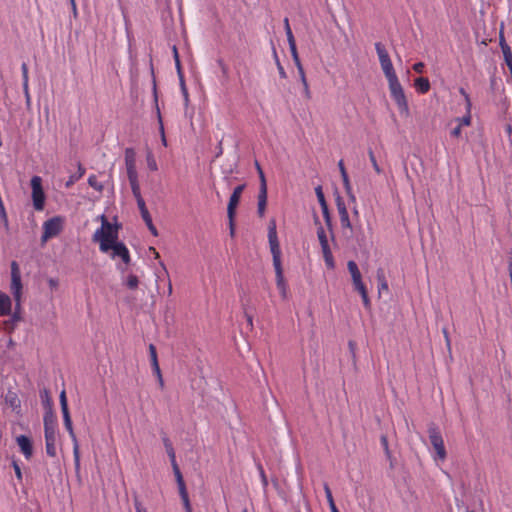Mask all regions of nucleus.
<instances>
[{
    "label": "nucleus",
    "instance_id": "obj_1",
    "mask_svg": "<svg viewBox=\"0 0 512 512\" xmlns=\"http://www.w3.org/2000/svg\"><path fill=\"white\" fill-rule=\"evenodd\" d=\"M120 228L121 224L115 223L113 225L104 215L101 216V228L97 229L92 237L93 242L99 243L101 252L107 253L112 247L111 244L118 241V231Z\"/></svg>",
    "mask_w": 512,
    "mask_h": 512
},
{
    "label": "nucleus",
    "instance_id": "obj_2",
    "mask_svg": "<svg viewBox=\"0 0 512 512\" xmlns=\"http://www.w3.org/2000/svg\"><path fill=\"white\" fill-rule=\"evenodd\" d=\"M268 240L269 246L273 258V266L276 274V284L280 289L281 287L286 286L285 279L283 275V268L281 263V251L279 246V241L277 237L276 231V221L271 219L268 226Z\"/></svg>",
    "mask_w": 512,
    "mask_h": 512
},
{
    "label": "nucleus",
    "instance_id": "obj_3",
    "mask_svg": "<svg viewBox=\"0 0 512 512\" xmlns=\"http://www.w3.org/2000/svg\"><path fill=\"white\" fill-rule=\"evenodd\" d=\"M389 83V89L391 92V95L393 99L395 100L399 110L401 113L405 114L406 116L409 115V107L408 102L404 93V90L396 76H392L387 78Z\"/></svg>",
    "mask_w": 512,
    "mask_h": 512
},
{
    "label": "nucleus",
    "instance_id": "obj_4",
    "mask_svg": "<svg viewBox=\"0 0 512 512\" xmlns=\"http://www.w3.org/2000/svg\"><path fill=\"white\" fill-rule=\"evenodd\" d=\"M61 411L63 414L64 426H65L66 430L68 431L71 440L73 441V455H74V461H75V468L78 470L80 467L79 446H78L76 435L73 430V425H72V420H71L69 409H68V404L62 405Z\"/></svg>",
    "mask_w": 512,
    "mask_h": 512
},
{
    "label": "nucleus",
    "instance_id": "obj_5",
    "mask_svg": "<svg viewBox=\"0 0 512 512\" xmlns=\"http://www.w3.org/2000/svg\"><path fill=\"white\" fill-rule=\"evenodd\" d=\"M63 225L64 218L61 216H54L46 220L43 224L42 244L48 239L58 236L63 230Z\"/></svg>",
    "mask_w": 512,
    "mask_h": 512
},
{
    "label": "nucleus",
    "instance_id": "obj_6",
    "mask_svg": "<svg viewBox=\"0 0 512 512\" xmlns=\"http://www.w3.org/2000/svg\"><path fill=\"white\" fill-rule=\"evenodd\" d=\"M32 200L35 210L41 211L45 205V194L42 188V179L39 176L31 178Z\"/></svg>",
    "mask_w": 512,
    "mask_h": 512
},
{
    "label": "nucleus",
    "instance_id": "obj_7",
    "mask_svg": "<svg viewBox=\"0 0 512 512\" xmlns=\"http://www.w3.org/2000/svg\"><path fill=\"white\" fill-rule=\"evenodd\" d=\"M430 442L441 460L446 458V450L443 438L435 424H431L428 429Z\"/></svg>",
    "mask_w": 512,
    "mask_h": 512
},
{
    "label": "nucleus",
    "instance_id": "obj_8",
    "mask_svg": "<svg viewBox=\"0 0 512 512\" xmlns=\"http://www.w3.org/2000/svg\"><path fill=\"white\" fill-rule=\"evenodd\" d=\"M375 49L377 51L381 67L386 78L396 76L389 54L384 46L380 42H377L375 44Z\"/></svg>",
    "mask_w": 512,
    "mask_h": 512
},
{
    "label": "nucleus",
    "instance_id": "obj_9",
    "mask_svg": "<svg viewBox=\"0 0 512 512\" xmlns=\"http://www.w3.org/2000/svg\"><path fill=\"white\" fill-rule=\"evenodd\" d=\"M336 206H337V210H338L339 217H340L341 227L343 229H349L350 232H352L353 228H352L351 221L349 219L346 205H345L342 197L339 195L336 197Z\"/></svg>",
    "mask_w": 512,
    "mask_h": 512
},
{
    "label": "nucleus",
    "instance_id": "obj_10",
    "mask_svg": "<svg viewBox=\"0 0 512 512\" xmlns=\"http://www.w3.org/2000/svg\"><path fill=\"white\" fill-rule=\"evenodd\" d=\"M245 189V184L238 185L235 187L232 195L230 196L228 207H227V216L228 218L235 217L236 214V208L239 204L241 194L243 190Z\"/></svg>",
    "mask_w": 512,
    "mask_h": 512
},
{
    "label": "nucleus",
    "instance_id": "obj_11",
    "mask_svg": "<svg viewBox=\"0 0 512 512\" xmlns=\"http://www.w3.org/2000/svg\"><path fill=\"white\" fill-rule=\"evenodd\" d=\"M137 206L139 208L141 217H142L143 221L145 222L147 228L151 232V234L153 236H158V230L156 229V227L154 226V224L152 222V218H151V215L146 207L145 201H139V204H137Z\"/></svg>",
    "mask_w": 512,
    "mask_h": 512
},
{
    "label": "nucleus",
    "instance_id": "obj_12",
    "mask_svg": "<svg viewBox=\"0 0 512 512\" xmlns=\"http://www.w3.org/2000/svg\"><path fill=\"white\" fill-rule=\"evenodd\" d=\"M11 290L14 292H22V282L19 266L16 261L11 263Z\"/></svg>",
    "mask_w": 512,
    "mask_h": 512
},
{
    "label": "nucleus",
    "instance_id": "obj_13",
    "mask_svg": "<svg viewBox=\"0 0 512 512\" xmlns=\"http://www.w3.org/2000/svg\"><path fill=\"white\" fill-rule=\"evenodd\" d=\"M16 442L25 458L30 459L33 455V444L31 439L26 435H19L16 437Z\"/></svg>",
    "mask_w": 512,
    "mask_h": 512
},
{
    "label": "nucleus",
    "instance_id": "obj_14",
    "mask_svg": "<svg viewBox=\"0 0 512 512\" xmlns=\"http://www.w3.org/2000/svg\"><path fill=\"white\" fill-rule=\"evenodd\" d=\"M45 434V447H46V453L50 457L56 456V448H55V442H56V430H50L49 428L44 430Z\"/></svg>",
    "mask_w": 512,
    "mask_h": 512
},
{
    "label": "nucleus",
    "instance_id": "obj_15",
    "mask_svg": "<svg viewBox=\"0 0 512 512\" xmlns=\"http://www.w3.org/2000/svg\"><path fill=\"white\" fill-rule=\"evenodd\" d=\"M499 44L503 53L504 61L508 66L510 73H512V52L510 46L506 43L502 30L499 35Z\"/></svg>",
    "mask_w": 512,
    "mask_h": 512
},
{
    "label": "nucleus",
    "instance_id": "obj_16",
    "mask_svg": "<svg viewBox=\"0 0 512 512\" xmlns=\"http://www.w3.org/2000/svg\"><path fill=\"white\" fill-rule=\"evenodd\" d=\"M347 268L351 274L354 287L362 284L363 282H362L361 273L359 271V268H358L356 262L353 260L348 261Z\"/></svg>",
    "mask_w": 512,
    "mask_h": 512
},
{
    "label": "nucleus",
    "instance_id": "obj_17",
    "mask_svg": "<svg viewBox=\"0 0 512 512\" xmlns=\"http://www.w3.org/2000/svg\"><path fill=\"white\" fill-rule=\"evenodd\" d=\"M266 206H267V189H264V190L259 189L257 214L260 218L264 217Z\"/></svg>",
    "mask_w": 512,
    "mask_h": 512
},
{
    "label": "nucleus",
    "instance_id": "obj_18",
    "mask_svg": "<svg viewBox=\"0 0 512 512\" xmlns=\"http://www.w3.org/2000/svg\"><path fill=\"white\" fill-rule=\"evenodd\" d=\"M11 299L10 297L3 292H0V315L7 316L11 314Z\"/></svg>",
    "mask_w": 512,
    "mask_h": 512
},
{
    "label": "nucleus",
    "instance_id": "obj_19",
    "mask_svg": "<svg viewBox=\"0 0 512 512\" xmlns=\"http://www.w3.org/2000/svg\"><path fill=\"white\" fill-rule=\"evenodd\" d=\"M371 234V229L367 227L363 229L361 226H356V239L359 246H365L369 236Z\"/></svg>",
    "mask_w": 512,
    "mask_h": 512
},
{
    "label": "nucleus",
    "instance_id": "obj_20",
    "mask_svg": "<svg viewBox=\"0 0 512 512\" xmlns=\"http://www.w3.org/2000/svg\"><path fill=\"white\" fill-rule=\"evenodd\" d=\"M5 402L14 410L20 408L21 401L18 398L17 394L12 391H8L5 396Z\"/></svg>",
    "mask_w": 512,
    "mask_h": 512
},
{
    "label": "nucleus",
    "instance_id": "obj_21",
    "mask_svg": "<svg viewBox=\"0 0 512 512\" xmlns=\"http://www.w3.org/2000/svg\"><path fill=\"white\" fill-rule=\"evenodd\" d=\"M321 249L327 267L329 269H334L335 262L329 244H327L326 246H321Z\"/></svg>",
    "mask_w": 512,
    "mask_h": 512
},
{
    "label": "nucleus",
    "instance_id": "obj_22",
    "mask_svg": "<svg viewBox=\"0 0 512 512\" xmlns=\"http://www.w3.org/2000/svg\"><path fill=\"white\" fill-rule=\"evenodd\" d=\"M43 421H44V430H46L48 428L50 430L55 429V416L53 413V409L45 410Z\"/></svg>",
    "mask_w": 512,
    "mask_h": 512
},
{
    "label": "nucleus",
    "instance_id": "obj_23",
    "mask_svg": "<svg viewBox=\"0 0 512 512\" xmlns=\"http://www.w3.org/2000/svg\"><path fill=\"white\" fill-rule=\"evenodd\" d=\"M40 398L45 410L53 409V402L48 389L44 388L40 391Z\"/></svg>",
    "mask_w": 512,
    "mask_h": 512
},
{
    "label": "nucleus",
    "instance_id": "obj_24",
    "mask_svg": "<svg viewBox=\"0 0 512 512\" xmlns=\"http://www.w3.org/2000/svg\"><path fill=\"white\" fill-rule=\"evenodd\" d=\"M415 87L419 93H427L430 89V82L428 78L419 77L415 79Z\"/></svg>",
    "mask_w": 512,
    "mask_h": 512
},
{
    "label": "nucleus",
    "instance_id": "obj_25",
    "mask_svg": "<svg viewBox=\"0 0 512 512\" xmlns=\"http://www.w3.org/2000/svg\"><path fill=\"white\" fill-rule=\"evenodd\" d=\"M171 464L178 485V489L182 490V488H186L182 473L178 467V464L176 463V460L174 462H171Z\"/></svg>",
    "mask_w": 512,
    "mask_h": 512
},
{
    "label": "nucleus",
    "instance_id": "obj_26",
    "mask_svg": "<svg viewBox=\"0 0 512 512\" xmlns=\"http://www.w3.org/2000/svg\"><path fill=\"white\" fill-rule=\"evenodd\" d=\"M338 167H339V171H340V174H341V177L343 180V185H344L345 191L349 192L351 184H350L349 177H348L346 168L344 166L343 160H340L338 162Z\"/></svg>",
    "mask_w": 512,
    "mask_h": 512
},
{
    "label": "nucleus",
    "instance_id": "obj_27",
    "mask_svg": "<svg viewBox=\"0 0 512 512\" xmlns=\"http://www.w3.org/2000/svg\"><path fill=\"white\" fill-rule=\"evenodd\" d=\"M112 247L110 250H112L111 257L116 258L122 256V254L127 250V247L123 242L116 241L114 244H111Z\"/></svg>",
    "mask_w": 512,
    "mask_h": 512
},
{
    "label": "nucleus",
    "instance_id": "obj_28",
    "mask_svg": "<svg viewBox=\"0 0 512 512\" xmlns=\"http://www.w3.org/2000/svg\"><path fill=\"white\" fill-rule=\"evenodd\" d=\"M376 278L379 285V293H381L382 290L388 291V283L386 281L384 270L382 268L377 269Z\"/></svg>",
    "mask_w": 512,
    "mask_h": 512
},
{
    "label": "nucleus",
    "instance_id": "obj_29",
    "mask_svg": "<svg viewBox=\"0 0 512 512\" xmlns=\"http://www.w3.org/2000/svg\"><path fill=\"white\" fill-rule=\"evenodd\" d=\"M321 210L323 213V218H324L325 224L331 233L332 239H334V234H333V229H332V227H333L332 226V218H331L329 208H328V206H326V207H322Z\"/></svg>",
    "mask_w": 512,
    "mask_h": 512
},
{
    "label": "nucleus",
    "instance_id": "obj_30",
    "mask_svg": "<svg viewBox=\"0 0 512 512\" xmlns=\"http://www.w3.org/2000/svg\"><path fill=\"white\" fill-rule=\"evenodd\" d=\"M125 165L136 166V153L133 148H126L125 150Z\"/></svg>",
    "mask_w": 512,
    "mask_h": 512
},
{
    "label": "nucleus",
    "instance_id": "obj_31",
    "mask_svg": "<svg viewBox=\"0 0 512 512\" xmlns=\"http://www.w3.org/2000/svg\"><path fill=\"white\" fill-rule=\"evenodd\" d=\"M324 491H325V495H326L327 501L329 503L331 512H339L338 508L335 505L331 489L327 483L324 484Z\"/></svg>",
    "mask_w": 512,
    "mask_h": 512
},
{
    "label": "nucleus",
    "instance_id": "obj_32",
    "mask_svg": "<svg viewBox=\"0 0 512 512\" xmlns=\"http://www.w3.org/2000/svg\"><path fill=\"white\" fill-rule=\"evenodd\" d=\"M129 182L131 185L132 193L137 201V204H139V201H144V199L142 198L141 193H140V186H139L138 179L129 180Z\"/></svg>",
    "mask_w": 512,
    "mask_h": 512
},
{
    "label": "nucleus",
    "instance_id": "obj_33",
    "mask_svg": "<svg viewBox=\"0 0 512 512\" xmlns=\"http://www.w3.org/2000/svg\"><path fill=\"white\" fill-rule=\"evenodd\" d=\"M129 182L131 185L132 193L137 201V204H139V201H144V199L142 198L141 193H140V186H139L138 179L129 180Z\"/></svg>",
    "mask_w": 512,
    "mask_h": 512
},
{
    "label": "nucleus",
    "instance_id": "obj_34",
    "mask_svg": "<svg viewBox=\"0 0 512 512\" xmlns=\"http://www.w3.org/2000/svg\"><path fill=\"white\" fill-rule=\"evenodd\" d=\"M288 44H289L290 52H291V55H292L293 62L295 64V66L301 65L302 63H301L299 55H298V51H297V47H296V42L292 41V42H288Z\"/></svg>",
    "mask_w": 512,
    "mask_h": 512
},
{
    "label": "nucleus",
    "instance_id": "obj_35",
    "mask_svg": "<svg viewBox=\"0 0 512 512\" xmlns=\"http://www.w3.org/2000/svg\"><path fill=\"white\" fill-rule=\"evenodd\" d=\"M355 289L361 294V297H362L365 307H369L370 301L368 298V293H367L365 285L362 283V284L356 286Z\"/></svg>",
    "mask_w": 512,
    "mask_h": 512
},
{
    "label": "nucleus",
    "instance_id": "obj_36",
    "mask_svg": "<svg viewBox=\"0 0 512 512\" xmlns=\"http://www.w3.org/2000/svg\"><path fill=\"white\" fill-rule=\"evenodd\" d=\"M255 167L257 169V172L259 174V180H260V187L259 189H267V182H266V178H265V174L260 166V164L258 163V161L255 162Z\"/></svg>",
    "mask_w": 512,
    "mask_h": 512
},
{
    "label": "nucleus",
    "instance_id": "obj_37",
    "mask_svg": "<svg viewBox=\"0 0 512 512\" xmlns=\"http://www.w3.org/2000/svg\"><path fill=\"white\" fill-rule=\"evenodd\" d=\"M163 443H164V446L166 448V451H167V454L171 460V462H174L176 459H175V451L172 447V444L170 442V440L167 438V437H164L163 438Z\"/></svg>",
    "mask_w": 512,
    "mask_h": 512
},
{
    "label": "nucleus",
    "instance_id": "obj_38",
    "mask_svg": "<svg viewBox=\"0 0 512 512\" xmlns=\"http://www.w3.org/2000/svg\"><path fill=\"white\" fill-rule=\"evenodd\" d=\"M179 494H180V497L182 499L185 511L188 510V509H192L187 489L186 488H182V490H179Z\"/></svg>",
    "mask_w": 512,
    "mask_h": 512
},
{
    "label": "nucleus",
    "instance_id": "obj_39",
    "mask_svg": "<svg viewBox=\"0 0 512 512\" xmlns=\"http://www.w3.org/2000/svg\"><path fill=\"white\" fill-rule=\"evenodd\" d=\"M381 444L383 445V448H384V451H385V454L387 456V458L389 460H391L392 458V455H391V452L389 450V445H388V439H387V436L386 435H382L381 436ZM390 467L392 468L393 467V463L392 461H390Z\"/></svg>",
    "mask_w": 512,
    "mask_h": 512
},
{
    "label": "nucleus",
    "instance_id": "obj_40",
    "mask_svg": "<svg viewBox=\"0 0 512 512\" xmlns=\"http://www.w3.org/2000/svg\"><path fill=\"white\" fill-rule=\"evenodd\" d=\"M315 193H316V196L318 198L321 208L328 206L321 186H317L315 188Z\"/></svg>",
    "mask_w": 512,
    "mask_h": 512
},
{
    "label": "nucleus",
    "instance_id": "obj_41",
    "mask_svg": "<svg viewBox=\"0 0 512 512\" xmlns=\"http://www.w3.org/2000/svg\"><path fill=\"white\" fill-rule=\"evenodd\" d=\"M146 161H147V165H148V168L152 171H156L158 169L157 167V163H156V160L152 154L151 151H149L146 155Z\"/></svg>",
    "mask_w": 512,
    "mask_h": 512
},
{
    "label": "nucleus",
    "instance_id": "obj_42",
    "mask_svg": "<svg viewBox=\"0 0 512 512\" xmlns=\"http://www.w3.org/2000/svg\"><path fill=\"white\" fill-rule=\"evenodd\" d=\"M317 236L321 246H326L328 244V239L322 226L318 227Z\"/></svg>",
    "mask_w": 512,
    "mask_h": 512
},
{
    "label": "nucleus",
    "instance_id": "obj_43",
    "mask_svg": "<svg viewBox=\"0 0 512 512\" xmlns=\"http://www.w3.org/2000/svg\"><path fill=\"white\" fill-rule=\"evenodd\" d=\"M85 173V169L83 168V166L79 163L78 164V174H74L73 176L70 177L69 181L66 183L67 186L71 185L74 183V181L78 180L79 178H81Z\"/></svg>",
    "mask_w": 512,
    "mask_h": 512
},
{
    "label": "nucleus",
    "instance_id": "obj_44",
    "mask_svg": "<svg viewBox=\"0 0 512 512\" xmlns=\"http://www.w3.org/2000/svg\"><path fill=\"white\" fill-rule=\"evenodd\" d=\"M138 283H139V280L136 275L131 274L128 276L126 284L129 289L135 290L138 287Z\"/></svg>",
    "mask_w": 512,
    "mask_h": 512
},
{
    "label": "nucleus",
    "instance_id": "obj_45",
    "mask_svg": "<svg viewBox=\"0 0 512 512\" xmlns=\"http://www.w3.org/2000/svg\"><path fill=\"white\" fill-rule=\"evenodd\" d=\"M88 184L99 192L103 190V185L97 181V177L95 175H91L88 178Z\"/></svg>",
    "mask_w": 512,
    "mask_h": 512
},
{
    "label": "nucleus",
    "instance_id": "obj_46",
    "mask_svg": "<svg viewBox=\"0 0 512 512\" xmlns=\"http://www.w3.org/2000/svg\"><path fill=\"white\" fill-rule=\"evenodd\" d=\"M272 50H273V56H274L276 64H277L279 74H280L281 78H286V72L279 61V58H278V55H277V52H276V49L274 46L272 47Z\"/></svg>",
    "mask_w": 512,
    "mask_h": 512
},
{
    "label": "nucleus",
    "instance_id": "obj_47",
    "mask_svg": "<svg viewBox=\"0 0 512 512\" xmlns=\"http://www.w3.org/2000/svg\"><path fill=\"white\" fill-rule=\"evenodd\" d=\"M284 27H285V32H286V36H287V41L288 42L295 41L294 35H293L292 30L290 28V24H289L288 18L284 19Z\"/></svg>",
    "mask_w": 512,
    "mask_h": 512
},
{
    "label": "nucleus",
    "instance_id": "obj_48",
    "mask_svg": "<svg viewBox=\"0 0 512 512\" xmlns=\"http://www.w3.org/2000/svg\"><path fill=\"white\" fill-rule=\"evenodd\" d=\"M368 155H369V159L371 161V164L375 170L376 173L380 174L382 172V169L379 167L377 161H376V158L374 156V153L371 149H369L368 151Z\"/></svg>",
    "mask_w": 512,
    "mask_h": 512
},
{
    "label": "nucleus",
    "instance_id": "obj_49",
    "mask_svg": "<svg viewBox=\"0 0 512 512\" xmlns=\"http://www.w3.org/2000/svg\"><path fill=\"white\" fill-rule=\"evenodd\" d=\"M149 354H150L151 364L152 365L157 364L158 363L157 351H156V347L154 344L149 345Z\"/></svg>",
    "mask_w": 512,
    "mask_h": 512
},
{
    "label": "nucleus",
    "instance_id": "obj_50",
    "mask_svg": "<svg viewBox=\"0 0 512 512\" xmlns=\"http://www.w3.org/2000/svg\"><path fill=\"white\" fill-rule=\"evenodd\" d=\"M0 217L3 220L5 229L8 230L9 224H8L7 214H6L4 204L2 201H0Z\"/></svg>",
    "mask_w": 512,
    "mask_h": 512
},
{
    "label": "nucleus",
    "instance_id": "obj_51",
    "mask_svg": "<svg viewBox=\"0 0 512 512\" xmlns=\"http://www.w3.org/2000/svg\"><path fill=\"white\" fill-rule=\"evenodd\" d=\"M22 76H23V88L27 90L28 85V67L26 63H23L21 66Z\"/></svg>",
    "mask_w": 512,
    "mask_h": 512
},
{
    "label": "nucleus",
    "instance_id": "obj_52",
    "mask_svg": "<svg viewBox=\"0 0 512 512\" xmlns=\"http://www.w3.org/2000/svg\"><path fill=\"white\" fill-rule=\"evenodd\" d=\"M127 176L129 180L138 179L136 166H126Z\"/></svg>",
    "mask_w": 512,
    "mask_h": 512
},
{
    "label": "nucleus",
    "instance_id": "obj_53",
    "mask_svg": "<svg viewBox=\"0 0 512 512\" xmlns=\"http://www.w3.org/2000/svg\"><path fill=\"white\" fill-rule=\"evenodd\" d=\"M21 320H22L21 307L17 308V306L15 305V309H14V312L12 314L11 322L15 323V322H19Z\"/></svg>",
    "mask_w": 512,
    "mask_h": 512
},
{
    "label": "nucleus",
    "instance_id": "obj_54",
    "mask_svg": "<svg viewBox=\"0 0 512 512\" xmlns=\"http://www.w3.org/2000/svg\"><path fill=\"white\" fill-rule=\"evenodd\" d=\"M468 110V113L467 115L463 116L462 118H457V121L459 122V124L462 125H470L471 123V115H470V109H467Z\"/></svg>",
    "mask_w": 512,
    "mask_h": 512
},
{
    "label": "nucleus",
    "instance_id": "obj_55",
    "mask_svg": "<svg viewBox=\"0 0 512 512\" xmlns=\"http://www.w3.org/2000/svg\"><path fill=\"white\" fill-rule=\"evenodd\" d=\"M157 113H158V121H159V124H160V132H161V135H162V143H163L164 146H166L167 142H166V138H165V135H164V127H163V123H162V118H161L160 110H159L158 107H157Z\"/></svg>",
    "mask_w": 512,
    "mask_h": 512
},
{
    "label": "nucleus",
    "instance_id": "obj_56",
    "mask_svg": "<svg viewBox=\"0 0 512 512\" xmlns=\"http://www.w3.org/2000/svg\"><path fill=\"white\" fill-rule=\"evenodd\" d=\"M179 81H180L181 91H182L184 99H185V103L187 104L189 99H188V91H187V88H186V85H185L184 77L183 78H179Z\"/></svg>",
    "mask_w": 512,
    "mask_h": 512
},
{
    "label": "nucleus",
    "instance_id": "obj_57",
    "mask_svg": "<svg viewBox=\"0 0 512 512\" xmlns=\"http://www.w3.org/2000/svg\"><path fill=\"white\" fill-rule=\"evenodd\" d=\"M134 506L136 512H148L146 508L143 507L142 503L140 502L137 496H134Z\"/></svg>",
    "mask_w": 512,
    "mask_h": 512
},
{
    "label": "nucleus",
    "instance_id": "obj_58",
    "mask_svg": "<svg viewBox=\"0 0 512 512\" xmlns=\"http://www.w3.org/2000/svg\"><path fill=\"white\" fill-rule=\"evenodd\" d=\"M296 68L298 70V73H299V76H300L302 84L306 85V80L307 79H306L305 71H304V68H303L302 64L301 65H297Z\"/></svg>",
    "mask_w": 512,
    "mask_h": 512
},
{
    "label": "nucleus",
    "instance_id": "obj_59",
    "mask_svg": "<svg viewBox=\"0 0 512 512\" xmlns=\"http://www.w3.org/2000/svg\"><path fill=\"white\" fill-rule=\"evenodd\" d=\"M175 66H176V69H177L178 77L179 78H183L184 76H183V73H182V68H181V63H180V59H179V54H176Z\"/></svg>",
    "mask_w": 512,
    "mask_h": 512
},
{
    "label": "nucleus",
    "instance_id": "obj_60",
    "mask_svg": "<svg viewBox=\"0 0 512 512\" xmlns=\"http://www.w3.org/2000/svg\"><path fill=\"white\" fill-rule=\"evenodd\" d=\"M12 466H13V469L15 471V474H16L17 478L19 480H21L22 479V472H21V468H20L19 464L16 461H13Z\"/></svg>",
    "mask_w": 512,
    "mask_h": 512
},
{
    "label": "nucleus",
    "instance_id": "obj_61",
    "mask_svg": "<svg viewBox=\"0 0 512 512\" xmlns=\"http://www.w3.org/2000/svg\"><path fill=\"white\" fill-rule=\"evenodd\" d=\"M121 260L123 261L124 264L128 265L130 264V261H131V258H130V253H129V250L127 249L123 254L122 256H120Z\"/></svg>",
    "mask_w": 512,
    "mask_h": 512
},
{
    "label": "nucleus",
    "instance_id": "obj_62",
    "mask_svg": "<svg viewBox=\"0 0 512 512\" xmlns=\"http://www.w3.org/2000/svg\"><path fill=\"white\" fill-rule=\"evenodd\" d=\"M12 294L15 300V305L17 306V308H20L22 292H14Z\"/></svg>",
    "mask_w": 512,
    "mask_h": 512
},
{
    "label": "nucleus",
    "instance_id": "obj_63",
    "mask_svg": "<svg viewBox=\"0 0 512 512\" xmlns=\"http://www.w3.org/2000/svg\"><path fill=\"white\" fill-rule=\"evenodd\" d=\"M218 65L220 66L221 70H222V73L225 77H227V74H228V68L227 66L225 65V63L223 62L222 59H218L217 61Z\"/></svg>",
    "mask_w": 512,
    "mask_h": 512
},
{
    "label": "nucleus",
    "instance_id": "obj_64",
    "mask_svg": "<svg viewBox=\"0 0 512 512\" xmlns=\"http://www.w3.org/2000/svg\"><path fill=\"white\" fill-rule=\"evenodd\" d=\"M424 69V63L423 62H417L413 65V70L417 73H422Z\"/></svg>",
    "mask_w": 512,
    "mask_h": 512
}]
</instances>
